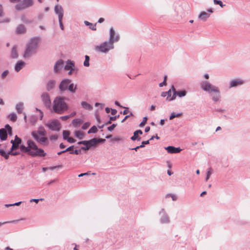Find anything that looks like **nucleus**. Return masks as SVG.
I'll use <instances>...</instances> for the list:
<instances>
[{"label": "nucleus", "mask_w": 250, "mask_h": 250, "mask_svg": "<svg viewBox=\"0 0 250 250\" xmlns=\"http://www.w3.org/2000/svg\"><path fill=\"white\" fill-rule=\"evenodd\" d=\"M27 146L22 145L20 146L21 151L28 154L33 157H44L46 153L42 149L39 148L36 143L32 140L27 141Z\"/></svg>", "instance_id": "nucleus-1"}, {"label": "nucleus", "mask_w": 250, "mask_h": 250, "mask_svg": "<svg viewBox=\"0 0 250 250\" xmlns=\"http://www.w3.org/2000/svg\"><path fill=\"white\" fill-rule=\"evenodd\" d=\"M65 98L56 97L53 102V111L57 114H62L68 110V105L65 102Z\"/></svg>", "instance_id": "nucleus-2"}, {"label": "nucleus", "mask_w": 250, "mask_h": 250, "mask_svg": "<svg viewBox=\"0 0 250 250\" xmlns=\"http://www.w3.org/2000/svg\"><path fill=\"white\" fill-rule=\"evenodd\" d=\"M46 131L42 126H40L37 130L31 132V136L39 144L42 145H48V140L47 137H45Z\"/></svg>", "instance_id": "nucleus-3"}, {"label": "nucleus", "mask_w": 250, "mask_h": 250, "mask_svg": "<svg viewBox=\"0 0 250 250\" xmlns=\"http://www.w3.org/2000/svg\"><path fill=\"white\" fill-rule=\"evenodd\" d=\"M200 87L202 90L209 93L211 92L216 93L217 94L212 97V100L215 102L219 100L220 98V91L217 87L212 85L207 81L202 82L200 83Z\"/></svg>", "instance_id": "nucleus-4"}, {"label": "nucleus", "mask_w": 250, "mask_h": 250, "mask_svg": "<svg viewBox=\"0 0 250 250\" xmlns=\"http://www.w3.org/2000/svg\"><path fill=\"white\" fill-rule=\"evenodd\" d=\"M39 38L33 37L30 39L29 42L26 44V48L23 54L24 58H29L36 53Z\"/></svg>", "instance_id": "nucleus-5"}, {"label": "nucleus", "mask_w": 250, "mask_h": 250, "mask_svg": "<svg viewBox=\"0 0 250 250\" xmlns=\"http://www.w3.org/2000/svg\"><path fill=\"white\" fill-rule=\"evenodd\" d=\"M114 44L110 41H105L99 45L96 46V50L102 53H107L109 50L114 48Z\"/></svg>", "instance_id": "nucleus-6"}, {"label": "nucleus", "mask_w": 250, "mask_h": 250, "mask_svg": "<svg viewBox=\"0 0 250 250\" xmlns=\"http://www.w3.org/2000/svg\"><path fill=\"white\" fill-rule=\"evenodd\" d=\"M33 0H22L21 2L15 5L16 10L20 11L27 8L33 4Z\"/></svg>", "instance_id": "nucleus-7"}, {"label": "nucleus", "mask_w": 250, "mask_h": 250, "mask_svg": "<svg viewBox=\"0 0 250 250\" xmlns=\"http://www.w3.org/2000/svg\"><path fill=\"white\" fill-rule=\"evenodd\" d=\"M46 126L52 131H59L61 129V125L57 120H53L50 122H48Z\"/></svg>", "instance_id": "nucleus-8"}, {"label": "nucleus", "mask_w": 250, "mask_h": 250, "mask_svg": "<svg viewBox=\"0 0 250 250\" xmlns=\"http://www.w3.org/2000/svg\"><path fill=\"white\" fill-rule=\"evenodd\" d=\"M42 101L47 108H50L51 107V102L49 94L44 92L41 95Z\"/></svg>", "instance_id": "nucleus-9"}, {"label": "nucleus", "mask_w": 250, "mask_h": 250, "mask_svg": "<svg viewBox=\"0 0 250 250\" xmlns=\"http://www.w3.org/2000/svg\"><path fill=\"white\" fill-rule=\"evenodd\" d=\"M71 82V80L68 79H63L60 83L59 88L61 92H63L67 90L69 84Z\"/></svg>", "instance_id": "nucleus-10"}, {"label": "nucleus", "mask_w": 250, "mask_h": 250, "mask_svg": "<svg viewBox=\"0 0 250 250\" xmlns=\"http://www.w3.org/2000/svg\"><path fill=\"white\" fill-rule=\"evenodd\" d=\"M93 142V141H92V140L91 139L88 141H80L78 143V144L84 145L85 146H82L81 149L82 150L86 151L88 150L91 147L95 146Z\"/></svg>", "instance_id": "nucleus-11"}, {"label": "nucleus", "mask_w": 250, "mask_h": 250, "mask_svg": "<svg viewBox=\"0 0 250 250\" xmlns=\"http://www.w3.org/2000/svg\"><path fill=\"white\" fill-rule=\"evenodd\" d=\"M161 215L160 222L162 224H168L170 222L169 218L164 208H162L159 212Z\"/></svg>", "instance_id": "nucleus-12"}, {"label": "nucleus", "mask_w": 250, "mask_h": 250, "mask_svg": "<svg viewBox=\"0 0 250 250\" xmlns=\"http://www.w3.org/2000/svg\"><path fill=\"white\" fill-rule=\"evenodd\" d=\"M120 39L119 35H115V31L113 27H111L109 30V41L114 44V42H118Z\"/></svg>", "instance_id": "nucleus-13"}, {"label": "nucleus", "mask_w": 250, "mask_h": 250, "mask_svg": "<svg viewBox=\"0 0 250 250\" xmlns=\"http://www.w3.org/2000/svg\"><path fill=\"white\" fill-rule=\"evenodd\" d=\"M245 83V81L240 79H233L229 83V88H231L233 87H236L241 85Z\"/></svg>", "instance_id": "nucleus-14"}, {"label": "nucleus", "mask_w": 250, "mask_h": 250, "mask_svg": "<svg viewBox=\"0 0 250 250\" xmlns=\"http://www.w3.org/2000/svg\"><path fill=\"white\" fill-rule=\"evenodd\" d=\"M54 11L55 14L58 15L59 19L63 18V10L61 5H56L54 7Z\"/></svg>", "instance_id": "nucleus-15"}, {"label": "nucleus", "mask_w": 250, "mask_h": 250, "mask_svg": "<svg viewBox=\"0 0 250 250\" xmlns=\"http://www.w3.org/2000/svg\"><path fill=\"white\" fill-rule=\"evenodd\" d=\"M21 140L18 137L17 135L15 137V140H12L11 143L12 144V149H17L19 147V145L21 143Z\"/></svg>", "instance_id": "nucleus-16"}, {"label": "nucleus", "mask_w": 250, "mask_h": 250, "mask_svg": "<svg viewBox=\"0 0 250 250\" xmlns=\"http://www.w3.org/2000/svg\"><path fill=\"white\" fill-rule=\"evenodd\" d=\"M165 149L167 150L168 153L171 154L178 153L182 150V149L179 147H175L173 146H168L165 147Z\"/></svg>", "instance_id": "nucleus-17"}, {"label": "nucleus", "mask_w": 250, "mask_h": 250, "mask_svg": "<svg viewBox=\"0 0 250 250\" xmlns=\"http://www.w3.org/2000/svg\"><path fill=\"white\" fill-rule=\"evenodd\" d=\"M63 64L64 62L62 59L57 61L54 66V72L58 73L62 68Z\"/></svg>", "instance_id": "nucleus-18"}, {"label": "nucleus", "mask_w": 250, "mask_h": 250, "mask_svg": "<svg viewBox=\"0 0 250 250\" xmlns=\"http://www.w3.org/2000/svg\"><path fill=\"white\" fill-rule=\"evenodd\" d=\"M25 63L22 61H19L16 64L15 66V70L16 72L20 71L23 67L25 65Z\"/></svg>", "instance_id": "nucleus-19"}, {"label": "nucleus", "mask_w": 250, "mask_h": 250, "mask_svg": "<svg viewBox=\"0 0 250 250\" xmlns=\"http://www.w3.org/2000/svg\"><path fill=\"white\" fill-rule=\"evenodd\" d=\"M74 68H75L74 62L71 60H67L66 62V65L64 66V69L65 70H68Z\"/></svg>", "instance_id": "nucleus-20"}, {"label": "nucleus", "mask_w": 250, "mask_h": 250, "mask_svg": "<svg viewBox=\"0 0 250 250\" xmlns=\"http://www.w3.org/2000/svg\"><path fill=\"white\" fill-rule=\"evenodd\" d=\"M7 138V132L6 129L5 128L0 129V139L1 141L6 140Z\"/></svg>", "instance_id": "nucleus-21"}, {"label": "nucleus", "mask_w": 250, "mask_h": 250, "mask_svg": "<svg viewBox=\"0 0 250 250\" xmlns=\"http://www.w3.org/2000/svg\"><path fill=\"white\" fill-rule=\"evenodd\" d=\"M210 16V14L205 12L202 11L198 16V18L202 21H205Z\"/></svg>", "instance_id": "nucleus-22"}, {"label": "nucleus", "mask_w": 250, "mask_h": 250, "mask_svg": "<svg viewBox=\"0 0 250 250\" xmlns=\"http://www.w3.org/2000/svg\"><path fill=\"white\" fill-rule=\"evenodd\" d=\"M56 81L54 80H49L46 84V90L48 91L52 90L55 86Z\"/></svg>", "instance_id": "nucleus-23"}, {"label": "nucleus", "mask_w": 250, "mask_h": 250, "mask_svg": "<svg viewBox=\"0 0 250 250\" xmlns=\"http://www.w3.org/2000/svg\"><path fill=\"white\" fill-rule=\"evenodd\" d=\"M77 89V85L74 84L73 83L71 82L69 84V86L68 87L67 90L71 93H75L76 92Z\"/></svg>", "instance_id": "nucleus-24"}, {"label": "nucleus", "mask_w": 250, "mask_h": 250, "mask_svg": "<svg viewBox=\"0 0 250 250\" xmlns=\"http://www.w3.org/2000/svg\"><path fill=\"white\" fill-rule=\"evenodd\" d=\"M23 103L20 102L18 103L16 105V109L19 114H21L23 110Z\"/></svg>", "instance_id": "nucleus-25"}, {"label": "nucleus", "mask_w": 250, "mask_h": 250, "mask_svg": "<svg viewBox=\"0 0 250 250\" xmlns=\"http://www.w3.org/2000/svg\"><path fill=\"white\" fill-rule=\"evenodd\" d=\"M26 31L25 27L23 24H20L17 28L16 33L17 34H23Z\"/></svg>", "instance_id": "nucleus-26"}, {"label": "nucleus", "mask_w": 250, "mask_h": 250, "mask_svg": "<svg viewBox=\"0 0 250 250\" xmlns=\"http://www.w3.org/2000/svg\"><path fill=\"white\" fill-rule=\"evenodd\" d=\"M84 23L85 25L88 26L89 28L91 30L93 31L96 30V23L93 24V23L86 21H84Z\"/></svg>", "instance_id": "nucleus-27"}, {"label": "nucleus", "mask_w": 250, "mask_h": 250, "mask_svg": "<svg viewBox=\"0 0 250 250\" xmlns=\"http://www.w3.org/2000/svg\"><path fill=\"white\" fill-rule=\"evenodd\" d=\"M81 105L83 108L87 110H90L93 108V107L91 105L85 101H83L81 102Z\"/></svg>", "instance_id": "nucleus-28"}, {"label": "nucleus", "mask_w": 250, "mask_h": 250, "mask_svg": "<svg viewBox=\"0 0 250 250\" xmlns=\"http://www.w3.org/2000/svg\"><path fill=\"white\" fill-rule=\"evenodd\" d=\"M11 57L13 59H17L18 57V53L15 46H13L12 49Z\"/></svg>", "instance_id": "nucleus-29"}, {"label": "nucleus", "mask_w": 250, "mask_h": 250, "mask_svg": "<svg viewBox=\"0 0 250 250\" xmlns=\"http://www.w3.org/2000/svg\"><path fill=\"white\" fill-rule=\"evenodd\" d=\"M83 123V121L80 119H75L72 121V125L74 127H78Z\"/></svg>", "instance_id": "nucleus-30"}, {"label": "nucleus", "mask_w": 250, "mask_h": 250, "mask_svg": "<svg viewBox=\"0 0 250 250\" xmlns=\"http://www.w3.org/2000/svg\"><path fill=\"white\" fill-rule=\"evenodd\" d=\"M93 142L94 143V145L95 146L97 144L100 143H104L105 141L104 139H97V138H93L91 139Z\"/></svg>", "instance_id": "nucleus-31"}, {"label": "nucleus", "mask_w": 250, "mask_h": 250, "mask_svg": "<svg viewBox=\"0 0 250 250\" xmlns=\"http://www.w3.org/2000/svg\"><path fill=\"white\" fill-rule=\"evenodd\" d=\"M8 117L13 122H16L17 119V116L15 113H11L9 114Z\"/></svg>", "instance_id": "nucleus-32"}, {"label": "nucleus", "mask_w": 250, "mask_h": 250, "mask_svg": "<svg viewBox=\"0 0 250 250\" xmlns=\"http://www.w3.org/2000/svg\"><path fill=\"white\" fill-rule=\"evenodd\" d=\"M37 120L38 118L35 115H32L29 118L30 122L32 125H34L36 123Z\"/></svg>", "instance_id": "nucleus-33"}, {"label": "nucleus", "mask_w": 250, "mask_h": 250, "mask_svg": "<svg viewBox=\"0 0 250 250\" xmlns=\"http://www.w3.org/2000/svg\"><path fill=\"white\" fill-rule=\"evenodd\" d=\"M75 135L76 137H77L79 139H82L83 138V133L82 131L78 130L75 132Z\"/></svg>", "instance_id": "nucleus-34"}, {"label": "nucleus", "mask_w": 250, "mask_h": 250, "mask_svg": "<svg viewBox=\"0 0 250 250\" xmlns=\"http://www.w3.org/2000/svg\"><path fill=\"white\" fill-rule=\"evenodd\" d=\"M130 139L133 141L135 140L140 141L141 140V137L139 136L137 134H136V132H134L133 135L130 138Z\"/></svg>", "instance_id": "nucleus-35"}, {"label": "nucleus", "mask_w": 250, "mask_h": 250, "mask_svg": "<svg viewBox=\"0 0 250 250\" xmlns=\"http://www.w3.org/2000/svg\"><path fill=\"white\" fill-rule=\"evenodd\" d=\"M89 57L87 55L85 56V60L83 62V65L86 67L89 66Z\"/></svg>", "instance_id": "nucleus-36"}, {"label": "nucleus", "mask_w": 250, "mask_h": 250, "mask_svg": "<svg viewBox=\"0 0 250 250\" xmlns=\"http://www.w3.org/2000/svg\"><path fill=\"white\" fill-rule=\"evenodd\" d=\"M187 92L185 90L177 91L176 95H178L179 97H184L186 95Z\"/></svg>", "instance_id": "nucleus-37"}, {"label": "nucleus", "mask_w": 250, "mask_h": 250, "mask_svg": "<svg viewBox=\"0 0 250 250\" xmlns=\"http://www.w3.org/2000/svg\"><path fill=\"white\" fill-rule=\"evenodd\" d=\"M97 131V128L96 126L94 125L92 126L88 131V133H95Z\"/></svg>", "instance_id": "nucleus-38"}, {"label": "nucleus", "mask_w": 250, "mask_h": 250, "mask_svg": "<svg viewBox=\"0 0 250 250\" xmlns=\"http://www.w3.org/2000/svg\"><path fill=\"white\" fill-rule=\"evenodd\" d=\"M62 134L63 139L66 140L69 137L68 136L70 135V132L67 130H63Z\"/></svg>", "instance_id": "nucleus-39"}, {"label": "nucleus", "mask_w": 250, "mask_h": 250, "mask_svg": "<svg viewBox=\"0 0 250 250\" xmlns=\"http://www.w3.org/2000/svg\"><path fill=\"white\" fill-rule=\"evenodd\" d=\"M170 89H171V91L172 90L173 92V95L170 100H174L176 98L177 91H176V89H175L174 85H172Z\"/></svg>", "instance_id": "nucleus-40"}, {"label": "nucleus", "mask_w": 250, "mask_h": 250, "mask_svg": "<svg viewBox=\"0 0 250 250\" xmlns=\"http://www.w3.org/2000/svg\"><path fill=\"white\" fill-rule=\"evenodd\" d=\"M211 174V168H209L207 169V176L205 178L206 181H207L210 178V176Z\"/></svg>", "instance_id": "nucleus-41"}, {"label": "nucleus", "mask_w": 250, "mask_h": 250, "mask_svg": "<svg viewBox=\"0 0 250 250\" xmlns=\"http://www.w3.org/2000/svg\"><path fill=\"white\" fill-rule=\"evenodd\" d=\"M181 115H182L181 113H177V114H175L174 113H172L171 114L170 116H169V119L172 120L173 119H174L175 117H180Z\"/></svg>", "instance_id": "nucleus-42"}, {"label": "nucleus", "mask_w": 250, "mask_h": 250, "mask_svg": "<svg viewBox=\"0 0 250 250\" xmlns=\"http://www.w3.org/2000/svg\"><path fill=\"white\" fill-rule=\"evenodd\" d=\"M124 140V138L121 136H116L113 138V141L115 142H120L123 141Z\"/></svg>", "instance_id": "nucleus-43"}, {"label": "nucleus", "mask_w": 250, "mask_h": 250, "mask_svg": "<svg viewBox=\"0 0 250 250\" xmlns=\"http://www.w3.org/2000/svg\"><path fill=\"white\" fill-rule=\"evenodd\" d=\"M167 92V100L168 101H172L173 100H170L171 99V89H169L168 91H166Z\"/></svg>", "instance_id": "nucleus-44"}, {"label": "nucleus", "mask_w": 250, "mask_h": 250, "mask_svg": "<svg viewBox=\"0 0 250 250\" xmlns=\"http://www.w3.org/2000/svg\"><path fill=\"white\" fill-rule=\"evenodd\" d=\"M213 2L215 4L219 5L221 7L225 6V4H223L222 1L220 0H213Z\"/></svg>", "instance_id": "nucleus-45"}, {"label": "nucleus", "mask_w": 250, "mask_h": 250, "mask_svg": "<svg viewBox=\"0 0 250 250\" xmlns=\"http://www.w3.org/2000/svg\"><path fill=\"white\" fill-rule=\"evenodd\" d=\"M5 129H6V131H8V134L11 135L12 134V127L9 125H5Z\"/></svg>", "instance_id": "nucleus-46"}, {"label": "nucleus", "mask_w": 250, "mask_h": 250, "mask_svg": "<svg viewBox=\"0 0 250 250\" xmlns=\"http://www.w3.org/2000/svg\"><path fill=\"white\" fill-rule=\"evenodd\" d=\"M147 120V117H145L143 118L142 122L140 124L139 126L140 127H143L145 124H146V122Z\"/></svg>", "instance_id": "nucleus-47"}, {"label": "nucleus", "mask_w": 250, "mask_h": 250, "mask_svg": "<svg viewBox=\"0 0 250 250\" xmlns=\"http://www.w3.org/2000/svg\"><path fill=\"white\" fill-rule=\"evenodd\" d=\"M122 108H125V110L123 111H121V114H123V115H126L129 113H130L128 107L123 106Z\"/></svg>", "instance_id": "nucleus-48"}, {"label": "nucleus", "mask_w": 250, "mask_h": 250, "mask_svg": "<svg viewBox=\"0 0 250 250\" xmlns=\"http://www.w3.org/2000/svg\"><path fill=\"white\" fill-rule=\"evenodd\" d=\"M81 149H79V150L78 149H75L74 151L70 152V154H76V155L80 154H81Z\"/></svg>", "instance_id": "nucleus-49"}, {"label": "nucleus", "mask_w": 250, "mask_h": 250, "mask_svg": "<svg viewBox=\"0 0 250 250\" xmlns=\"http://www.w3.org/2000/svg\"><path fill=\"white\" fill-rule=\"evenodd\" d=\"M90 125V123L88 122H86L83 124L82 128L83 130L87 129Z\"/></svg>", "instance_id": "nucleus-50"}, {"label": "nucleus", "mask_w": 250, "mask_h": 250, "mask_svg": "<svg viewBox=\"0 0 250 250\" xmlns=\"http://www.w3.org/2000/svg\"><path fill=\"white\" fill-rule=\"evenodd\" d=\"M0 155L7 159L6 153L2 149H0Z\"/></svg>", "instance_id": "nucleus-51"}, {"label": "nucleus", "mask_w": 250, "mask_h": 250, "mask_svg": "<svg viewBox=\"0 0 250 250\" xmlns=\"http://www.w3.org/2000/svg\"><path fill=\"white\" fill-rule=\"evenodd\" d=\"M149 144V140L144 141H143L140 145V147L141 148L145 147L146 145H148Z\"/></svg>", "instance_id": "nucleus-52"}, {"label": "nucleus", "mask_w": 250, "mask_h": 250, "mask_svg": "<svg viewBox=\"0 0 250 250\" xmlns=\"http://www.w3.org/2000/svg\"><path fill=\"white\" fill-rule=\"evenodd\" d=\"M116 125H117L116 124H112L111 125H110L107 127L108 130L109 131H112L115 128V127L116 126Z\"/></svg>", "instance_id": "nucleus-53"}, {"label": "nucleus", "mask_w": 250, "mask_h": 250, "mask_svg": "<svg viewBox=\"0 0 250 250\" xmlns=\"http://www.w3.org/2000/svg\"><path fill=\"white\" fill-rule=\"evenodd\" d=\"M8 73H9V72L8 70H5L4 71H3L1 75V78L2 79L5 78V77L8 75Z\"/></svg>", "instance_id": "nucleus-54"}, {"label": "nucleus", "mask_w": 250, "mask_h": 250, "mask_svg": "<svg viewBox=\"0 0 250 250\" xmlns=\"http://www.w3.org/2000/svg\"><path fill=\"white\" fill-rule=\"evenodd\" d=\"M168 196H170L172 199L173 201H176L177 200V197L176 195H173V194H168L166 195V197H167Z\"/></svg>", "instance_id": "nucleus-55"}, {"label": "nucleus", "mask_w": 250, "mask_h": 250, "mask_svg": "<svg viewBox=\"0 0 250 250\" xmlns=\"http://www.w3.org/2000/svg\"><path fill=\"white\" fill-rule=\"evenodd\" d=\"M133 116V114L132 112H130V114L129 115H126L124 119L122 121V123L124 122L127 119H128L130 116Z\"/></svg>", "instance_id": "nucleus-56"}, {"label": "nucleus", "mask_w": 250, "mask_h": 250, "mask_svg": "<svg viewBox=\"0 0 250 250\" xmlns=\"http://www.w3.org/2000/svg\"><path fill=\"white\" fill-rule=\"evenodd\" d=\"M74 147V146H71L67 147L65 150H64V151H65V152H66L67 151H69V152H70V151H73L72 150H73Z\"/></svg>", "instance_id": "nucleus-57"}, {"label": "nucleus", "mask_w": 250, "mask_h": 250, "mask_svg": "<svg viewBox=\"0 0 250 250\" xmlns=\"http://www.w3.org/2000/svg\"><path fill=\"white\" fill-rule=\"evenodd\" d=\"M15 149H12V147H11L10 151L6 153L7 159L8 158L9 155H13V150Z\"/></svg>", "instance_id": "nucleus-58"}, {"label": "nucleus", "mask_w": 250, "mask_h": 250, "mask_svg": "<svg viewBox=\"0 0 250 250\" xmlns=\"http://www.w3.org/2000/svg\"><path fill=\"white\" fill-rule=\"evenodd\" d=\"M62 19H59V25H60L61 29L62 30H64V26H63V24H62Z\"/></svg>", "instance_id": "nucleus-59"}, {"label": "nucleus", "mask_w": 250, "mask_h": 250, "mask_svg": "<svg viewBox=\"0 0 250 250\" xmlns=\"http://www.w3.org/2000/svg\"><path fill=\"white\" fill-rule=\"evenodd\" d=\"M66 140L70 143H74L76 142V140L72 137H68Z\"/></svg>", "instance_id": "nucleus-60"}, {"label": "nucleus", "mask_w": 250, "mask_h": 250, "mask_svg": "<svg viewBox=\"0 0 250 250\" xmlns=\"http://www.w3.org/2000/svg\"><path fill=\"white\" fill-rule=\"evenodd\" d=\"M74 72H76V73L77 72V69L76 68H74L69 69L68 74L69 75H72Z\"/></svg>", "instance_id": "nucleus-61"}, {"label": "nucleus", "mask_w": 250, "mask_h": 250, "mask_svg": "<svg viewBox=\"0 0 250 250\" xmlns=\"http://www.w3.org/2000/svg\"><path fill=\"white\" fill-rule=\"evenodd\" d=\"M42 200H43V198H41V199H31L30 200V202H34L36 203H38L39 202V201H42Z\"/></svg>", "instance_id": "nucleus-62"}, {"label": "nucleus", "mask_w": 250, "mask_h": 250, "mask_svg": "<svg viewBox=\"0 0 250 250\" xmlns=\"http://www.w3.org/2000/svg\"><path fill=\"white\" fill-rule=\"evenodd\" d=\"M58 138V136L57 135H52L50 137V139L51 141L56 140H57Z\"/></svg>", "instance_id": "nucleus-63"}, {"label": "nucleus", "mask_w": 250, "mask_h": 250, "mask_svg": "<svg viewBox=\"0 0 250 250\" xmlns=\"http://www.w3.org/2000/svg\"><path fill=\"white\" fill-rule=\"evenodd\" d=\"M36 110L37 111H39V112H40V120H42V118H43V112H42V110H41L40 109H38V108H36Z\"/></svg>", "instance_id": "nucleus-64"}]
</instances>
